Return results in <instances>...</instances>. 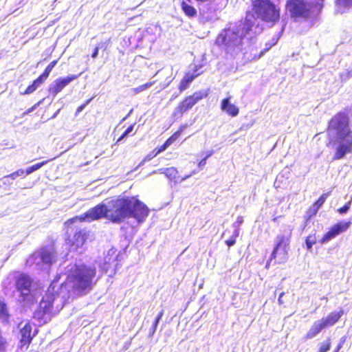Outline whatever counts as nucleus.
I'll use <instances>...</instances> for the list:
<instances>
[{
  "label": "nucleus",
  "mask_w": 352,
  "mask_h": 352,
  "mask_svg": "<svg viewBox=\"0 0 352 352\" xmlns=\"http://www.w3.org/2000/svg\"><path fill=\"white\" fill-rule=\"evenodd\" d=\"M148 214L149 208L137 197H123L99 204L80 217L69 219L66 224L69 226L76 220L91 222L102 218H106L114 223H121L126 219L133 218L142 223Z\"/></svg>",
  "instance_id": "f257e3e1"
},
{
  "label": "nucleus",
  "mask_w": 352,
  "mask_h": 352,
  "mask_svg": "<svg viewBox=\"0 0 352 352\" xmlns=\"http://www.w3.org/2000/svg\"><path fill=\"white\" fill-rule=\"evenodd\" d=\"M253 15L248 14L244 21L231 23L217 35L215 43L231 55L236 54L250 44V41L261 32L255 25Z\"/></svg>",
  "instance_id": "f03ea898"
},
{
  "label": "nucleus",
  "mask_w": 352,
  "mask_h": 352,
  "mask_svg": "<svg viewBox=\"0 0 352 352\" xmlns=\"http://www.w3.org/2000/svg\"><path fill=\"white\" fill-rule=\"evenodd\" d=\"M329 142L336 146L333 160H340L352 151V131L347 113L340 111L329 120L327 129Z\"/></svg>",
  "instance_id": "7ed1b4c3"
},
{
  "label": "nucleus",
  "mask_w": 352,
  "mask_h": 352,
  "mask_svg": "<svg viewBox=\"0 0 352 352\" xmlns=\"http://www.w3.org/2000/svg\"><path fill=\"white\" fill-rule=\"evenodd\" d=\"M69 298L67 285L63 283L58 285L57 280H54L40 301L35 316L43 318L46 315L56 314L63 309Z\"/></svg>",
  "instance_id": "20e7f679"
},
{
  "label": "nucleus",
  "mask_w": 352,
  "mask_h": 352,
  "mask_svg": "<svg viewBox=\"0 0 352 352\" xmlns=\"http://www.w3.org/2000/svg\"><path fill=\"white\" fill-rule=\"evenodd\" d=\"M96 274L94 266L75 265L71 275L74 289L79 292H89L92 289Z\"/></svg>",
  "instance_id": "39448f33"
},
{
  "label": "nucleus",
  "mask_w": 352,
  "mask_h": 352,
  "mask_svg": "<svg viewBox=\"0 0 352 352\" xmlns=\"http://www.w3.org/2000/svg\"><path fill=\"white\" fill-rule=\"evenodd\" d=\"M252 12L249 14L253 15L256 23V19H260L263 21L274 24L280 19V10L270 0H252ZM248 12L247 13V14ZM258 25L255 24L254 28Z\"/></svg>",
  "instance_id": "423d86ee"
},
{
  "label": "nucleus",
  "mask_w": 352,
  "mask_h": 352,
  "mask_svg": "<svg viewBox=\"0 0 352 352\" xmlns=\"http://www.w3.org/2000/svg\"><path fill=\"white\" fill-rule=\"evenodd\" d=\"M32 278L20 274L16 280V288L19 292L18 300L25 305L32 304L36 300V294L33 289Z\"/></svg>",
  "instance_id": "0eeeda50"
},
{
  "label": "nucleus",
  "mask_w": 352,
  "mask_h": 352,
  "mask_svg": "<svg viewBox=\"0 0 352 352\" xmlns=\"http://www.w3.org/2000/svg\"><path fill=\"white\" fill-rule=\"evenodd\" d=\"M198 3L200 21L203 23H213L218 19L217 10L219 8L217 0H195Z\"/></svg>",
  "instance_id": "6e6552de"
},
{
  "label": "nucleus",
  "mask_w": 352,
  "mask_h": 352,
  "mask_svg": "<svg viewBox=\"0 0 352 352\" xmlns=\"http://www.w3.org/2000/svg\"><path fill=\"white\" fill-rule=\"evenodd\" d=\"M292 229L288 226L284 230L282 234L277 236L276 244L271 254L270 259L276 258L277 255L280 256V261L285 259L287 255V247L290 242Z\"/></svg>",
  "instance_id": "1a4fd4ad"
},
{
  "label": "nucleus",
  "mask_w": 352,
  "mask_h": 352,
  "mask_svg": "<svg viewBox=\"0 0 352 352\" xmlns=\"http://www.w3.org/2000/svg\"><path fill=\"white\" fill-rule=\"evenodd\" d=\"M207 96L206 92L197 91L195 92L192 95L186 97L182 102L175 107L173 116L176 119L181 118L182 115L190 109L199 100L203 99Z\"/></svg>",
  "instance_id": "9d476101"
},
{
  "label": "nucleus",
  "mask_w": 352,
  "mask_h": 352,
  "mask_svg": "<svg viewBox=\"0 0 352 352\" xmlns=\"http://www.w3.org/2000/svg\"><path fill=\"white\" fill-rule=\"evenodd\" d=\"M286 6L291 17L296 21L307 19L310 15L309 6L301 0H288Z\"/></svg>",
  "instance_id": "9b49d317"
},
{
  "label": "nucleus",
  "mask_w": 352,
  "mask_h": 352,
  "mask_svg": "<svg viewBox=\"0 0 352 352\" xmlns=\"http://www.w3.org/2000/svg\"><path fill=\"white\" fill-rule=\"evenodd\" d=\"M351 221H340L332 226L320 240L322 244L327 243L340 234L345 232L351 226Z\"/></svg>",
  "instance_id": "f8f14e48"
},
{
  "label": "nucleus",
  "mask_w": 352,
  "mask_h": 352,
  "mask_svg": "<svg viewBox=\"0 0 352 352\" xmlns=\"http://www.w3.org/2000/svg\"><path fill=\"white\" fill-rule=\"evenodd\" d=\"M39 258L40 261L46 264H52L56 261V256L53 246H46L39 252L32 254L28 262L34 258Z\"/></svg>",
  "instance_id": "ddd939ff"
},
{
  "label": "nucleus",
  "mask_w": 352,
  "mask_h": 352,
  "mask_svg": "<svg viewBox=\"0 0 352 352\" xmlns=\"http://www.w3.org/2000/svg\"><path fill=\"white\" fill-rule=\"evenodd\" d=\"M80 75H69L55 80L50 86L49 91L54 96L60 92L71 82L77 79Z\"/></svg>",
  "instance_id": "4468645a"
},
{
  "label": "nucleus",
  "mask_w": 352,
  "mask_h": 352,
  "mask_svg": "<svg viewBox=\"0 0 352 352\" xmlns=\"http://www.w3.org/2000/svg\"><path fill=\"white\" fill-rule=\"evenodd\" d=\"M20 339V347L22 349L24 346H28L32 340V327L30 324L25 323L23 325L21 323L19 325Z\"/></svg>",
  "instance_id": "2eb2a0df"
},
{
  "label": "nucleus",
  "mask_w": 352,
  "mask_h": 352,
  "mask_svg": "<svg viewBox=\"0 0 352 352\" xmlns=\"http://www.w3.org/2000/svg\"><path fill=\"white\" fill-rule=\"evenodd\" d=\"M88 232L85 229L76 230L72 239L71 248L78 249L82 248L87 238Z\"/></svg>",
  "instance_id": "dca6fc26"
},
{
  "label": "nucleus",
  "mask_w": 352,
  "mask_h": 352,
  "mask_svg": "<svg viewBox=\"0 0 352 352\" xmlns=\"http://www.w3.org/2000/svg\"><path fill=\"white\" fill-rule=\"evenodd\" d=\"M344 314V310L340 309L338 311L331 312L327 316L320 319L324 327L334 325Z\"/></svg>",
  "instance_id": "f3484780"
},
{
  "label": "nucleus",
  "mask_w": 352,
  "mask_h": 352,
  "mask_svg": "<svg viewBox=\"0 0 352 352\" xmlns=\"http://www.w3.org/2000/svg\"><path fill=\"white\" fill-rule=\"evenodd\" d=\"M221 109L232 117L236 116L239 112V108L230 102V97L226 98L221 100Z\"/></svg>",
  "instance_id": "a211bd4d"
},
{
  "label": "nucleus",
  "mask_w": 352,
  "mask_h": 352,
  "mask_svg": "<svg viewBox=\"0 0 352 352\" xmlns=\"http://www.w3.org/2000/svg\"><path fill=\"white\" fill-rule=\"evenodd\" d=\"M324 329V326L320 321V320H316L314 322L312 326L310 327L308 332L304 336L305 340H310L317 336Z\"/></svg>",
  "instance_id": "6ab92c4d"
},
{
  "label": "nucleus",
  "mask_w": 352,
  "mask_h": 352,
  "mask_svg": "<svg viewBox=\"0 0 352 352\" xmlns=\"http://www.w3.org/2000/svg\"><path fill=\"white\" fill-rule=\"evenodd\" d=\"M153 173H159L160 174H164L166 177L170 180H173L175 182H179V175L177 168L175 167H170L166 168H160L157 171Z\"/></svg>",
  "instance_id": "aec40b11"
},
{
  "label": "nucleus",
  "mask_w": 352,
  "mask_h": 352,
  "mask_svg": "<svg viewBox=\"0 0 352 352\" xmlns=\"http://www.w3.org/2000/svg\"><path fill=\"white\" fill-rule=\"evenodd\" d=\"M182 9L185 14L188 17L192 18L197 16V10L193 6L188 4L184 1H183L182 3Z\"/></svg>",
  "instance_id": "412c9836"
},
{
  "label": "nucleus",
  "mask_w": 352,
  "mask_h": 352,
  "mask_svg": "<svg viewBox=\"0 0 352 352\" xmlns=\"http://www.w3.org/2000/svg\"><path fill=\"white\" fill-rule=\"evenodd\" d=\"M329 193H324L322 195L320 198L314 203V214H316L318 212V209L322 206L324 203L326 199L327 198Z\"/></svg>",
  "instance_id": "4be33fe9"
},
{
  "label": "nucleus",
  "mask_w": 352,
  "mask_h": 352,
  "mask_svg": "<svg viewBox=\"0 0 352 352\" xmlns=\"http://www.w3.org/2000/svg\"><path fill=\"white\" fill-rule=\"evenodd\" d=\"M316 243V238L315 234L309 235L305 239L306 248L308 250L312 249L313 245Z\"/></svg>",
  "instance_id": "5701e85b"
},
{
  "label": "nucleus",
  "mask_w": 352,
  "mask_h": 352,
  "mask_svg": "<svg viewBox=\"0 0 352 352\" xmlns=\"http://www.w3.org/2000/svg\"><path fill=\"white\" fill-rule=\"evenodd\" d=\"M155 82H148L144 85H140L137 87H135L133 89V91L135 94L140 93L148 88H150L151 86L154 85Z\"/></svg>",
  "instance_id": "b1692460"
},
{
  "label": "nucleus",
  "mask_w": 352,
  "mask_h": 352,
  "mask_svg": "<svg viewBox=\"0 0 352 352\" xmlns=\"http://www.w3.org/2000/svg\"><path fill=\"white\" fill-rule=\"evenodd\" d=\"M331 348V340L330 338H327L326 340L320 343V347L318 352H327Z\"/></svg>",
  "instance_id": "393cba45"
},
{
  "label": "nucleus",
  "mask_w": 352,
  "mask_h": 352,
  "mask_svg": "<svg viewBox=\"0 0 352 352\" xmlns=\"http://www.w3.org/2000/svg\"><path fill=\"white\" fill-rule=\"evenodd\" d=\"M25 173V170L23 169H19L18 170L4 177V179H15L17 177L22 176Z\"/></svg>",
  "instance_id": "a878e982"
},
{
  "label": "nucleus",
  "mask_w": 352,
  "mask_h": 352,
  "mask_svg": "<svg viewBox=\"0 0 352 352\" xmlns=\"http://www.w3.org/2000/svg\"><path fill=\"white\" fill-rule=\"evenodd\" d=\"M201 73L197 72V70L194 71L193 74L186 75L183 80L186 81L189 85L192 82V81L198 76Z\"/></svg>",
  "instance_id": "bb28decb"
},
{
  "label": "nucleus",
  "mask_w": 352,
  "mask_h": 352,
  "mask_svg": "<svg viewBox=\"0 0 352 352\" xmlns=\"http://www.w3.org/2000/svg\"><path fill=\"white\" fill-rule=\"evenodd\" d=\"M351 202H352V198L351 199L350 201H349L347 203H346L344 206H342V208L338 209L339 213L341 214H346L351 208Z\"/></svg>",
  "instance_id": "cd10ccee"
},
{
  "label": "nucleus",
  "mask_w": 352,
  "mask_h": 352,
  "mask_svg": "<svg viewBox=\"0 0 352 352\" xmlns=\"http://www.w3.org/2000/svg\"><path fill=\"white\" fill-rule=\"evenodd\" d=\"M180 135V131H177L173 133L169 138H168L166 141V144H172L174 142H175Z\"/></svg>",
  "instance_id": "c85d7f7f"
},
{
  "label": "nucleus",
  "mask_w": 352,
  "mask_h": 352,
  "mask_svg": "<svg viewBox=\"0 0 352 352\" xmlns=\"http://www.w3.org/2000/svg\"><path fill=\"white\" fill-rule=\"evenodd\" d=\"M58 63V60H53L52 62H51L47 66V67L45 68L44 72L45 74H47V75H50V72H52V70L54 69V67L56 66V65Z\"/></svg>",
  "instance_id": "c756f323"
},
{
  "label": "nucleus",
  "mask_w": 352,
  "mask_h": 352,
  "mask_svg": "<svg viewBox=\"0 0 352 352\" xmlns=\"http://www.w3.org/2000/svg\"><path fill=\"white\" fill-rule=\"evenodd\" d=\"M48 162V161H43V162H39V163H37V164H35L32 166H31V168L33 170V172L40 169L41 167H43L44 165H45Z\"/></svg>",
  "instance_id": "7c9ffc66"
},
{
  "label": "nucleus",
  "mask_w": 352,
  "mask_h": 352,
  "mask_svg": "<svg viewBox=\"0 0 352 352\" xmlns=\"http://www.w3.org/2000/svg\"><path fill=\"white\" fill-rule=\"evenodd\" d=\"M49 75L45 74L44 72L42 74H41L37 78V81H38L40 83L43 84L46 79L48 78Z\"/></svg>",
  "instance_id": "2f4dec72"
},
{
  "label": "nucleus",
  "mask_w": 352,
  "mask_h": 352,
  "mask_svg": "<svg viewBox=\"0 0 352 352\" xmlns=\"http://www.w3.org/2000/svg\"><path fill=\"white\" fill-rule=\"evenodd\" d=\"M36 89L35 88L34 85L31 84L30 85L25 91L23 93V94H30L33 93Z\"/></svg>",
  "instance_id": "473e14b6"
},
{
  "label": "nucleus",
  "mask_w": 352,
  "mask_h": 352,
  "mask_svg": "<svg viewBox=\"0 0 352 352\" xmlns=\"http://www.w3.org/2000/svg\"><path fill=\"white\" fill-rule=\"evenodd\" d=\"M90 100H91V99L88 100L85 103H84V104H81L80 106H79L78 107V109H76V115H78L81 111H82L84 110V109L86 107V106L89 104Z\"/></svg>",
  "instance_id": "72a5a7b5"
},
{
  "label": "nucleus",
  "mask_w": 352,
  "mask_h": 352,
  "mask_svg": "<svg viewBox=\"0 0 352 352\" xmlns=\"http://www.w3.org/2000/svg\"><path fill=\"white\" fill-rule=\"evenodd\" d=\"M189 86V84L187 83L184 80H182L179 89L181 91L186 90Z\"/></svg>",
  "instance_id": "f704fd0d"
},
{
  "label": "nucleus",
  "mask_w": 352,
  "mask_h": 352,
  "mask_svg": "<svg viewBox=\"0 0 352 352\" xmlns=\"http://www.w3.org/2000/svg\"><path fill=\"white\" fill-rule=\"evenodd\" d=\"M158 324L157 322H153L151 329H149V336H153L157 329Z\"/></svg>",
  "instance_id": "c9c22d12"
},
{
  "label": "nucleus",
  "mask_w": 352,
  "mask_h": 352,
  "mask_svg": "<svg viewBox=\"0 0 352 352\" xmlns=\"http://www.w3.org/2000/svg\"><path fill=\"white\" fill-rule=\"evenodd\" d=\"M226 243L228 247H231L236 243V239L231 236L226 241Z\"/></svg>",
  "instance_id": "e433bc0d"
},
{
  "label": "nucleus",
  "mask_w": 352,
  "mask_h": 352,
  "mask_svg": "<svg viewBox=\"0 0 352 352\" xmlns=\"http://www.w3.org/2000/svg\"><path fill=\"white\" fill-rule=\"evenodd\" d=\"M102 270L104 272H108L109 269L110 268V264L107 263V262L105 261L104 264L100 266Z\"/></svg>",
  "instance_id": "4c0bfd02"
},
{
  "label": "nucleus",
  "mask_w": 352,
  "mask_h": 352,
  "mask_svg": "<svg viewBox=\"0 0 352 352\" xmlns=\"http://www.w3.org/2000/svg\"><path fill=\"white\" fill-rule=\"evenodd\" d=\"M164 309H162V310L159 312V314H157V316H156V318H155V320H154V322H157V324H159V322H160V320L162 319V316H163V315H164Z\"/></svg>",
  "instance_id": "58836bf2"
},
{
  "label": "nucleus",
  "mask_w": 352,
  "mask_h": 352,
  "mask_svg": "<svg viewBox=\"0 0 352 352\" xmlns=\"http://www.w3.org/2000/svg\"><path fill=\"white\" fill-rule=\"evenodd\" d=\"M338 3L339 4H344L348 6L352 5V0H338Z\"/></svg>",
  "instance_id": "ea45409f"
},
{
  "label": "nucleus",
  "mask_w": 352,
  "mask_h": 352,
  "mask_svg": "<svg viewBox=\"0 0 352 352\" xmlns=\"http://www.w3.org/2000/svg\"><path fill=\"white\" fill-rule=\"evenodd\" d=\"M243 221L242 217H239L237 218L236 221V222H234V223H233V227H234V228H238V226H239L240 224H241V223H243Z\"/></svg>",
  "instance_id": "a19ab883"
},
{
  "label": "nucleus",
  "mask_w": 352,
  "mask_h": 352,
  "mask_svg": "<svg viewBox=\"0 0 352 352\" xmlns=\"http://www.w3.org/2000/svg\"><path fill=\"white\" fill-rule=\"evenodd\" d=\"M195 172L193 171L191 174L186 175L182 177L179 175V182H182V181L186 180V179L189 178L192 174H195Z\"/></svg>",
  "instance_id": "79ce46f5"
},
{
  "label": "nucleus",
  "mask_w": 352,
  "mask_h": 352,
  "mask_svg": "<svg viewBox=\"0 0 352 352\" xmlns=\"http://www.w3.org/2000/svg\"><path fill=\"white\" fill-rule=\"evenodd\" d=\"M345 340H346V338H345V337H342V338H341V342H340V343L338 344V346H337V348L336 349V350L334 351V352H338V351H340V349L342 348V343H344V342Z\"/></svg>",
  "instance_id": "37998d69"
},
{
  "label": "nucleus",
  "mask_w": 352,
  "mask_h": 352,
  "mask_svg": "<svg viewBox=\"0 0 352 352\" xmlns=\"http://www.w3.org/2000/svg\"><path fill=\"white\" fill-rule=\"evenodd\" d=\"M98 52H99V47H96L95 49L94 50V52L91 54V57L93 58H96L98 55Z\"/></svg>",
  "instance_id": "c03bdc74"
},
{
  "label": "nucleus",
  "mask_w": 352,
  "mask_h": 352,
  "mask_svg": "<svg viewBox=\"0 0 352 352\" xmlns=\"http://www.w3.org/2000/svg\"><path fill=\"white\" fill-rule=\"evenodd\" d=\"M128 135L124 132L120 136V138L117 140L116 141V143L118 144L120 142H121L122 140H124V139Z\"/></svg>",
  "instance_id": "a18cd8bd"
},
{
  "label": "nucleus",
  "mask_w": 352,
  "mask_h": 352,
  "mask_svg": "<svg viewBox=\"0 0 352 352\" xmlns=\"http://www.w3.org/2000/svg\"><path fill=\"white\" fill-rule=\"evenodd\" d=\"M155 155H151V154H148V155H146L144 159L143 160L142 162L140 164H142L144 162H146V161H150Z\"/></svg>",
  "instance_id": "49530a36"
},
{
  "label": "nucleus",
  "mask_w": 352,
  "mask_h": 352,
  "mask_svg": "<svg viewBox=\"0 0 352 352\" xmlns=\"http://www.w3.org/2000/svg\"><path fill=\"white\" fill-rule=\"evenodd\" d=\"M134 126H135V124H133L131 125H130L126 130H125V133L129 135V133H131L133 130V128H134Z\"/></svg>",
  "instance_id": "de8ad7c7"
},
{
  "label": "nucleus",
  "mask_w": 352,
  "mask_h": 352,
  "mask_svg": "<svg viewBox=\"0 0 352 352\" xmlns=\"http://www.w3.org/2000/svg\"><path fill=\"white\" fill-rule=\"evenodd\" d=\"M207 160L206 158H203L199 163L198 166L200 168H202L206 164Z\"/></svg>",
  "instance_id": "09e8293b"
},
{
  "label": "nucleus",
  "mask_w": 352,
  "mask_h": 352,
  "mask_svg": "<svg viewBox=\"0 0 352 352\" xmlns=\"http://www.w3.org/2000/svg\"><path fill=\"white\" fill-rule=\"evenodd\" d=\"M239 228H234V232L232 235V237H233L234 239H236V237L239 236Z\"/></svg>",
  "instance_id": "8fccbe9b"
},
{
  "label": "nucleus",
  "mask_w": 352,
  "mask_h": 352,
  "mask_svg": "<svg viewBox=\"0 0 352 352\" xmlns=\"http://www.w3.org/2000/svg\"><path fill=\"white\" fill-rule=\"evenodd\" d=\"M41 103V102H38L36 104H35L34 106H33L32 107L28 109L25 112V114H28L30 112H32L36 107V106L39 105Z\"/></svg>",
  "instance_id": "3c124183"
},
{
  "label": "nucleus",
  "mask_w": 352,
  "mask_h": 352,
  "mask_svg": "<svg viewBox=\"0 0 352 352\" xmlns=\"http://www.w3.org/2000/svg\"><path fill=\"white\" fill-rule=\"evenodd\" d=\"M310 218H311V216H310V215H309V216H308L307 217H306V219H305V222H304V224H303V226H302V230H305V228H306V226H307L308 222H309V221Z\"/></svg>",
  "instance_id": "603ef678"
},
{
  "label": "nucleus",
  "mask_w": 352,
  "mask_h": 352,
  "mask_svg": "<svg viewBox=\"0 0 352 352\" xmlns=\"http://www.w3.org/2000/svg\"><path fill=\"white\" fill-rule=\"evenodd\" d=\"M284 295H285V292H281V293H280V294H279L278 301L279 304H280V305L283 303V300H282V298H283V296Z\"/></svg>",
  "instance_id": "864d4df0"
},
{
  "label": "nucleus",
  "mask_w": 352,
  "mask_h": 352,
  "mask_svg": "<svg viewBox=\"0 0 352 352\" xmlns=\"http://www.w3.org/2000/svg\"><path fill=\"white\" fill-rule=\"evenodd\" d=\"M32 84L34 85L36 89H37L38 87H40L42 85L38 81H37L36 79L34 80Z\"/></svg>",
  "instance_id": "5fc2aeb1"
},
{
  "label": "nucleus",
  "mask_w": 352,
  "mask_h": 352,
  "mask_svg": "<svg viewBox=\"0 0 352 352\" xmlns=\"http://www.w3.org/2000/svg\"><path fill=\"white\" fill-rule=\"evenodd\" d=\"M214 153V151H208L206 156L204 157V158H206V160H208V158H209L212 154Z\"/></svg>",
  "instance_id": "6e6d98bb"
},
{
  "label": "nucleus",
  "mask_w": 352,
  "mask_h": 352,
  "mask_svg": "<svg viewBox=\"0 0 352 352\" xmlns=\"http://www.w3.org/2000/svg\"><path fill=\"white\" fill-rule=\"evenodd\" d=\"M25 173H26L27 175H30V174H31V173H33V170H32V169L31 166H30V167H28V168L25 170Z\"/></svg>",
  "instance_id": "4d7b16f0"
},
{
  "label": "nucleus",
  "mask_w": 352,
  "mask_h": 352,
  "mask_svg": "<svg viewBox=\"0 0 352 352\" xmlns=\"http://www.w3.org/2000/svg\"><path fill=\"white\" fill-rule=\"evenodd\" d=\"M170 144H166V142H164V144L162 146V148H161V151H164L165 149H166Z\"/></svg>",
  "instance_id": "13d9d810"
},
{
  "label": "nucleus",
  "mask_w": 352,
  "mask_h": 352,
  "mask_svg": "<svg viewBox=\"0 0 352 352\" xmlns=\"http://www.w3.org/2000/svg\"><path fill=\"white\" fill-rule=\"evenodd\" d=\"M60 109H58L56 113H54V114L52 116V118H55L56 117V116L58 115V113L60 112Z\"/></svg>",
  "instance_id": "bf43d9fd"
},
{
  "label": "nucleus",
  "mask_w": 352,
  "mask_h": 352,
  "mask_svg": "<svg viewBox=\"0 0 352 352\" xmlns=\"http://www.w3.org/2000/svg\"><path fill=\"white\" fill-rule=\"evenodd\" d=\"M132 111H133V109H131V111H129V113H128V115H127L125 118H123V120H124L125 119H126V118H127L128 116H129L131 114Z\"/></svg>",
  "instance_id": "052dcab7"
},
{
  "label": "nucleus",
  "mask_w": 352,
  "mask_h": 352,
  "mask_svg": "<svg viewBox=\"0 0 352 352\" xmlns=\"http://www.w3.org/2000/svg\"><path fill=\"white\" fill-rule=\"evenodd\" d=\"M132 111H133V109H131V111H129V113H128V115H127L125 118H123V120H124L125 119H126V118H127L128 116H129L131 114Z\"/></svg>",
  "instance_id": "680f3d73"
},
{
  "label": "nucleus",
  "mask_w": 352,
  "mask_h": 352,
  "mask_svg": "<svg viewBox=\"0 0 352 352\" xmlns=\"http://www.w3.org/2000/svg\"><path fill=\"white\" fill-rule=\"evenodd\" d=\"M132 111H133V109H131V111H129V113H128V115H127L125 118H123V120H124L125 119H126V118H127L128 116H129L131 114Z\"/></svg>",
  "instance_id": "e2e57ef3"
}]
</instances>
